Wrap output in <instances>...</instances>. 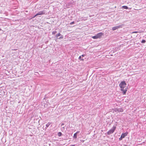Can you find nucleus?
Instances as JSON below:
<instances>
[{"instance_id":"1","label":"nucleus","mask_w":146,"mask_h":146,"mask_svg":"<svg viewBox=\"0 0 146 146\" xmlns=\"http://www.w3.org/2000/svg\"><path fill=\"white\" fill-rule=\"evenodd\" d=\"M126 85L127 84L124 81H121L119 84L121 90L122 91V93L123 95L125 94L127 91V88L126 86Z\"/></svg>"},{"instance_id":"2","label":"nucleus","mask_w":146,"mask_h":146,"mask_svg":"<svg viewBox=\"0 0 146 146\" xmlns=\"http://www.w3.org/2000/svg\"><path fill=\"white\" fill-rule=\"evenodd\" d=\"M117 124H115V126H113L112 127V128L110 130L107 132V134L108 135H110V134L113 133L115 131L116 128V126Z\"/></svg>"},{"instance_id":"3","label":"nucleus","mask_w":146,"mask_h":146,"mask_svg":"<svg viewBox=\"0 0 146 146\" xmlns=\"http://www.w3.org/2000/svg\"><path fill=\"white\" fill-rule=\"evenodd\" d=\"M128 134V132H126L125 133H122L119 139V141H121Z\"/></svg>"},{"instance_id":"4","label":"nucleus","mask_w":146,"mask_h":146,"mask_svg":"<svg viewBox=\"0 0 146 146\" xmlns=\"http://www.w3.org/2000/svg\"><path fill=\"white\" fill-rule=\"evenodd\" d=\"M56 39L60 40L63 38V35H62L60 33L56 34L55 36Z\"/></svg>"},{"instance_id":"5","label":"nucleus","mask_w":146,"mask_h":146,"mask_svg":"<svg viewBox=\"0 0 146 146\" xmlns=\"http://www.w3.org/2000/svg\"><path fill=\"white\" fill-rule=\"evenodd\" d=\"M96 35L98 38H100L102 36L104 35V34L102 32H100L97 33Z\"/></svg>"},{"instance_id":"6","label":"nucleus","mask_w":146,"mask_h":146,"mask_svg":"<svg viewBox=\"0 0 146 146\" xmlns=\"http://www.w3.org/2000/svg\"><path fill=\"white\" fill-rule=\"evenodd\" d=\"M45 12L44 10H43V11H41L38 12V13H37V14L38 15H42L44 14H45Z\"/></svg>"},{"instance_id":"7","label":"nucleus","mask_w":146,"mask_h":146,"mask_svg":"<svg viewBox=\"0 0 146 146\" xmlns=\"http://www.w3.org/2000/svg\"><path fill=\"white\" fill-rule=\"evenodd\" d=\"M121 27V25H119L118 26H116L115 27H113L112 28V30L113 31H115L116 30L118 29V28Z\"/></svg>"},{"instance_id":"8","label":"nucleus","mask_w":146,"mask_h":146,"mask_svg":"<svg viewBox=\"0 0 146 146\" xmlns=\"http://www.w3.org/2000/svg\"><path fill=\"white\" fill-rule=\"evenodd\" d=\"M123 109L122 108L116 109L115 110V112L118 111L119 112H123Z\"/></svg>"},{"instance_id":"9","label":"nucleus","mask_w":146,"mask_h":146,"mask_svg":"<svg viewBox=\"0 0 146 146\" xmlns=\"http://www.w3.org/2000/svg\"><path fill=\"white\" fill-rule=\"evenodd\" d=\"M80 132L79 131H77L75 133L74 135L73 138L74 139H76L77 138V134L78 133Z\"/></svg>"},{"instance_id":"10","label":"nucleus","mask_w":146,"mask_h":146,"mask_svg":"<svg viewBox=\"0 0 146 146\" xmlns=\"http://www.w3.org/2000/svg\"><path fill=\"white\" fill-rule=\"evenodd\" d=\"M51 124V123H50V122H48L47 124H46V129Z\"/></svg>"},{"instance_id":"11","label":"nucleus","mask_w":146,"mask_h":146,"mask_svg":"<svg viewBox=\"0 0 146 146\" xmlns=\"http://www.w3.org/2000/svg\"><path fill=\"white\" fill-rule=\"evenodd\" d=\"M122 7L123 9H128V7L127 6H123Z\"/></svg>"},{"instance_id":"12","label":"nucleus","mask_w":146,"mask_h":146,"mask_svg":"<svg viewBox=\"0 0 146 146\" xmlns=\"http://www.w3.org/2000/svg\"><path fill=\"white\" fill-rule=\"evenodd\" d=\"M62 135V133L61 132H59L58 133V135L60 137Z\"/></svg>"},{"instance_id":"13","label":"nucleus","mask_w":146,"mask_h":146,"mask_svg":"<svg viewBox=\"0 0 146 146\" xmlns=\"http://www.w3.org/2000/svg\"><path fill=\"white\" fill-rule=\"evenodd\" d=\"M78 59L80 60L84 61V59L82 58V56H80L78 58Z\"/></svg>"},{"instance_id":"14","label":"nucleus","mask_w":146,"mask_h":146,"mask_svg":"<svg viewBox=\"0 0 146 146\" xmlns=\"http://www.w3.org/2000/svg\"><path fill=\"white\" fill-rule=\"evenodd\" d=\"M92 38L94 39H97L98 38L96 35H95L94 36H92Z\"/></svg>"},{"instance_id":"15","label":"nucleus","mask_w":146,"mask_h":146,"mask_svg":"<svg viewBox=\"0 0 146 146\" xmlns=\"http://www.w3.org/2000/svg\"><path fill=\"white\" fill-rule=\"evenodd\" d=\"M56 32H57L56 31H53L52 33V35H55L56 33Z\"/></svg>"},{"instance_id":"16","label":"nucleus","mask_w":146,"mask_h":146,"mask_svg":"<svg viewBox=\"0 0 146 146\" xmlns=\"http://www.w3.org/2000/svg\"><path fill=\"white\" fill-rule=\"evenodd\" d=\"M143 32V31H141V30H137V33H142Z\"/></svg>"},{"instance_id":"17","label":"nucleus","mask_w":146,"mask_h":146,"mask_svg":"<svg viewBox=\"0 0 146 146\" xmlns=\"http://www.w3.org/2000/svg\"><path fill=\"white\" fill-rule=\"evenodd\" d=\"M146 42L145 40H143L141 41V42L142 43H144Z\"/></svg>"},{"instance_id":"18","label":"nucleus","mask_w":146,"mask_h":146,"mask_svg":"<svg viewBox=\"0 0 146 146\" xmlns=\"http://www.w3.org/2000/svg\"><path fill=\"white\" fill-rule=\"evenodd\" d=\"M74 23H75L74 22V21H73L71 22V23H70V25H72L73 24H74Z\"/></svg>"},{"instance_id":"19","label":"nucleus","mask_w":146,"mask_h":146,"mask_svg":"<svg viewBox=\"0 0 146 146\" xmlns=\"http://www.w3.org/2000/svg\"><path fill=\"white\" fill-rule=\"evenodd\" d=\"M38 14H37V13L33 17H32L31 18H35V17H36V16H38Z\"/></svg>"},{"instance_id":"20","label":"nucleus","mask_w":146,"mask_h":146,"mask_svg":"<svg viewBox=\"0 0 146 146\" xmlns=\"http://www.w3.org/2000/svg\"><path fill=\"white\" fill-rule=\"evenodd\" d=\"M65 126H65L64 127H62V130H64Z\"/></svg>"},{"instance_id":"21","label":"nucleus","mask_w":146,"mask_h":146,"mask_svg":"<svg viewBox=\"0 0 146 146\" xmlns=\"http://www.w3.org/2000/svg\"><path fill=\"white\" fill-rule=\"evenodd\" d=\"M146 7L145 6H144V4H143V5H142V7H141L142 8H143L144 7Z\"/></svg>"},{"instance_id":"22","label":"nucleus","mask_w":146,"mask_h":146,"mask_svg":"<svg viewBox=\"0 0 146 146\" xmlns=\"http://www.w3.org/2000/svg\"><path fill=\"white\" fill-rule=\"evenodd\" d=\"M86 55L85 54H83L81 56H82V57H84V56H86Z\"/></svg>"},{"instance_id":"23","label":"nucleus","mask_w":146,"mask_h":146,"mask_svg":"<svg viewBox=\"0 0 146 146\" xmlns=\"http://www.w3.org/2000/svg\"><path fill=\"white\" fill-rule=\"evenodd\" d=\"M80 141L81 142H82V143H84V140H80Z\"/></svg>"},{"instance_id":"24","label":"nucleus","mask_w":146,"mask_h":146,"mask_svg":"<svg viewBox=\"0 0 146 146\" xmlns=\"http://www.w3.org/2000/svg\"><path fill=\"white\" fill-rule=\"evenodd\" d=\"M64 123H62V124H61V126H62L63 125H64Z\"/></svg>"},{"instance_id":"25","label":"nucleus","mask_w":146,"mask_h":146,"mask_svg":"<svg viewBox=\"0 0 146 146\" xmlns=\"http://www.w3.org/2000/svg\"><path fill=\"white\" fill-rule=\"evenodd\" d=\"M70 146H75V145H70Z\"/></svg>"},{"instance_id":"26","label":"nucleus","mask_w":146,"mask_h":146,"mask_svg":"<svg viewBox=\"0 0 146 146\" xmlns=\"http://www.w3.org/2000/svg\"><path fill=\"white\" fill-rule=\"evenodd\" d=\"M133 33H137V31H135V32H134Z\"/></svg>"},{"instance_id":"27","label":"nucleus","mask_w":146,"mask_h":146,"mask_svg":"<svg viewBox=\"0 0 146 146\" xmlns=\"http://www.w3.org/2000/svg\"><path fill=\"white\" fill-rule=\"evenodd\" d=\"M39 121H40V120H39L38 121V123H39Z\"/></svg>"}]
</instances>
